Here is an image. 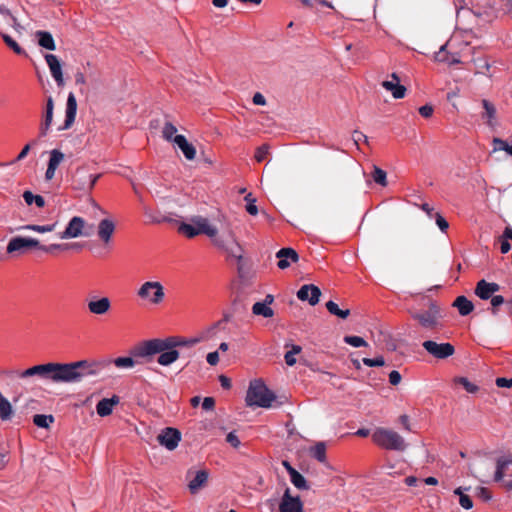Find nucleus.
Wrapping results in <instances>:
<instances>
[{
  "label": "nucleus",
  "instance_id": "30",
  "mask_svg": "<svg viewBox=\"0 0 512 512\" xmlns=\"http://www.w3.org/2000/svg\"><path fill=\"white\" fill-rule=\"evenodd\" d=\"M13 409L11 403L0 392V419L3 421L11 419Z\"/></svg>",
  "mask_w": 512,
  "mask_h": 512
},
{
  "label": "nucleus",
  "instance_id": "35",
  "mask_svg": "<svg viewBox=\"0 0 512 512\" xmlns=\"http://www.w3.org/2000/svg\"><path fill=\"white\" fill-rule=\"evenodd\" d=\"M371 176L375 183H377L383 187L387 186V174L383 169H381L377 166H373V171H372Z\"/></svg>",
  "mask_w": 512,
  "mask_h": 512
},
{
  "label": "nucleus",
  "instance_id": "53",
  "mask_svg": "<svg viewBox=\"0 0 512 512\" xmlns=\"http://www.w3.org/2000/svg\"><path fill=\"white\" fill-rule=\"evenodd\" d=\"M477 497L482 499L483 501H489L492 498V494L489 489L485 487L477 488Z\"/></svg>",
  "mask_w": 512,
  "mask_h": 512
},
{
  "label": "nucleus",
  "instance_id": "17",
  "mask_svg": "<svg viewBox=\"0 0 512 512\" xmlns=\"http://www.w3.org/2000/svg\"><path fill=\"white\" fill-rule=\"evenodd\" d=\"M321 290L313 285H303L297 292V297L301 301H308L310 305L314 306L319 302Z\"/></svg>",
  "mask_w": 512,
  "mask_h": 512
},
{
  "label": "nucleus",
  "instance_id": "2",
  "mask_svg": "<svg viewBox=\"0 0 512 512\" xmlns=\"http://www.w3.org/2000/svg\"><path fill=\"white\" fill-rule=\"evenodd\" d=\"M275 401V394L268 389L262 380L257 379L250 382L246 395V403L248 406L271 408Z\"/></svg>",
  "mask_w": 512,
  "mask_h": 512
},
{
  "label": "nucleus",
  "instance_id": "41",
  "mask_svg": "<svg viewBox=\"0 0 512 512\" xmlns=\"http://www.w3.org/2000/svg\"><path fill=\"white\" fill-rule=\"evenodd\" d=\"M493 151H505L512 156V144L509 145L506 141L500 138H494L492 141Z\"/></svg>",
  "mask_w": 512,
  "mask_h": 512
},
{
  "label": "nucleus",
  "instance_id": "13",
  "mask_svg": "<svg viewBox=\"0 0 512 512\" xmlns=\"http://www.w3.org/2000/svg\"><path fill=\"white\" fill-rule=\"evenodd\" d=\"M160 445L165 448H176L181 440V432L173 427H167L157 436Z\"/></svg>",
  "mask_w": 512,
  "mask_h": 512
},
{
  "label": "nucleus",
  "instance_id": "38",
  "mask_svg": "<svg viewBox=\"0 0 512 512\" xmlns=\"http://www.w3.org/2000/svg\"><path fill=\"white\" fill-rule=\"evenodd\" d=\"M2 39L5 42V44L14 51V53L18 55L25 54V50L9 35L1 33Z\"/></svg>",
  "mask_w": 512,
  "mask_h": 512
},
{
  "label": "nucleus",
  "instance_id": "51",
  "mask_svg": "<svg viewBox=\"0 0 512 512\" xmlns=\"http://www.w3.org/2000/svg\"><path fill=\"white\" fill-rule=\"evenodd\" d=\"M446 44L442 45L438 52L435 53V60L438 62H444L448 60V57H450V53L446 51Z\"/></svg>",
  "mask_w": 512,
  "mask_h": 512
},
{
  "label": "nucleus",
  "instance_id": "21",
  "mask_svg": "<svg viewBox=\"0 0 512 512\" xmlns=\"http://www.w3.org/2000/svg\"><path fill=\"white\" fill-rule=\"evenodd\" d=\"M76 113L77 101L75 95L71 92L67 98L65 121L61 129H69L72 126L75 121Z\"/></svg>",
  "mask_w": 512,
  "mask_h": 512
},
{
  "label": "nucleus",
  "instance_id": "31",
  "mask_svg": "<svg viewBox=\"0 0 512 512\" xmlns=\"http://www.w3.org/2000/svg\"><path fill=\"white\" fill-rule=\"evenodd\" d=\"M252 312L254 315L263 316L264 318H271L274 315L272 308L263 302H256L252 306Z\"/></svg>",
  "mask_w": 512,
  "mask_h": 512
},
{
  "label": "nucleus",
  "instance_id": "37",
  "mask_svg": "<svg viewBox=\"0 0 512 512\" xmlns=\"http://www.w3.org/2000/svg\"><path fill=\"white\" fill-rule=\"evenodd\" d=\"M290 480L293 483V485L298 489H301V490L309 489V485L307 484L306 479L298 471H296V472L292 473V475H290Z\"/></svg>",
  "mask_w": 512,
  "mask_h": 512
},
{
  "label": "nucleus",
  "instance_id": "62",
  "mask_svg": "<svg viewBox=\"0 0 512 512\" xmlns=\"http://www.w3.org/2000/svg\"><path fill=\"white\" fill-rule=\"evenodd\" d=\"M353 140L356 145H358L360 141L368 142L367 136L360 131L353 132Z\"/></svg>",
  "mask_w": 512,
  "mask_h": 512
},
{
  "label": "nucleus",
  "instance_id": "52",
  "mask_svg": "<svg viewBox=\"0 0 512 512\" xmlns=\"http://www.w3.org/2000/svg\"><path fill=\"white\" fill-rule=\"evenodd\" d=\"M435 218H436V224L439 227V229L442 232H446V230L449 227L447 220L440 213H436Z\"/></svg>",
  "mask_w": 512,
  "mask_h": 512
},
{
  "label": "nucleus",
  "instance_id": "43",
  "mask_svg": "<svg viewBox=\"0 0 512 512\" xmlns=\"http://www.w3.org/2000/svg\"><path fill=\"white\" fill-rule=\"evenodd\" d=\"M505 301H506V299H504V297L501 295H493L490 298V304H491L490 312L493 316L498 315L499 307L501 305H504Z\"/></svg>",
  "mask_w": 512,
  "mask_h": 512
},
{
  "label": "nucleus",
  "instance_id": "18",
  "mask_svg": "<svg viewBox=\"0 0 512 512\" xmlns=\"http://www.w3.org/2000/svg\"><path fill=\"white\" fill-rule=\"evenodd\" d=\"M392 80H385L381 83V86L391 92L395 99H402L406 95V87L400 84V78L396 73L391 74Z\"/></svg>",
  "mask_w": 512,
  "mask_h": 512
},
{
  "label": "nucleus",
  "instance_id": "47",
  "mask_svg": "<svg viewBox=\"0 0 512 512\" xmlns=\"http://www.w3.org/2000/svg\"><path fill=\"white\" fill-rule=\"evenodd\" d=\"M71 245L69 244H51L49 246L41 245L39 243L38 249L46 252V253H52L54 250H67L70 248Z\"/></svg>",
  "mask_w": 512,
  "mask_h": 512
},
{
  "label": "nucleus",
  "instance_id": "16",
  "mask_svg": "<svg viewBox=\"0 0 512 512\" xmlns=\"http://www.w3.org/2000/svg\"><path fill=\"white\" fill-rule=\"evenodd\" d=\"M85 221L82 217L74 216L68 223L66 229L59 234L61 239L77 238L82 235Z\"/></svg>",
  "mask_w": 512,
  "mask_h": 512
},
{
  "label": "nucleus",
  "instance_id": "46",
  "mask_svg": "<svg viewBox=\"0 0 512 512\" xmlns=\"http://www.w3.org/2000/svg\"><path fill=\"white\" fill-rule=\"evenodd\" d=\"M344 342L353 347H365L368 345L367 342L359 336H345Z\"/></svg>",
  "mask_w": 512,
  "mask_h": 512
},
{
  "label": "nucleus",
  "instance_id": "3",
  "mask_svg": "<svg viewBox=\"0 0 512 512\" xmlns=\"http://www.w3.org/2000/svg\"><path fill=\"white\" fill-rule=\"evenodd\" d=\"M191 224L182 222L178 226V232L187 238H193L199 234H205L208 237H215L217 229L209 224L207 218L195 216L191 218Z\"/></svg>",
  "mask_w": 512,
  "mask_h": 512
},
{
  "label": "nucleus",
  "instance_id": "63",
  "mask_svg": "<svg viewBox=\"0 0 512 512\" xmlns=\"http://www.w3.org/2000/svg\"><path fill=\"white\" fill-rule=\"evenodd\" d=\"M252 100H253V103H254L255 105H265V104H266V99H265V97H264L261 93H259V92H257V93H255V94H254V96H253V99H252Z\"/></svg>",
  "mask_w": 512,
  "mask_h": 512
},
{
  "label": "nucleus",
  "instance_id": "19",
  "mask_svg": "<svg viewBox=\"0 0 512 512\" xmlns=\"http://www.w3.org/2000/svg\"><path fill=\"white\" fill-rule=\"evenodd\" d=\"M46 63L50 69L51 75L56 81L59 87L64 85V78L62 73L61 63L58 57L54 54H46L45 55Z\"/></svg>",
  "mask_w": 512,
  "mask_h": 512
},
{
  "label": "nucleus",
  "instance_id": "42",
  "mask_svg": "<svg viewBox=\"0 0 512 512\" xmlns=\"http://www.w3.org/2000/svg\"><path fill=\"white\" fill-rule=\"evenodd\" d=\"M64 154L57 149H54L50 152V159L48 162V167L57 169L59 164L63 161Z\"/></svg>",
  "mask_w": 512,
  "mask_h": 512
},
{
  "label": "nucleus",
  "instance_id": "5",
  "mask_svg": "<svg viewBox=\"0 0 512 512\" xmlns=\"http://www.w3.org/2000/svg\"><path fill=\"white\" fill-rule=\"evenodd\" d=\"M213 244L219 249L223 250L227 253L228 256L236 258L238 261H241L243 258L242 248L240 244L237 242L235 234L229 230L227 234H223L221 236L211 237Z\"/></svg>",
  "mask_w": 512,
  "mask_h": 512
},
{
  "label": "nucleus",
  "instance_id": "28",
  "mask_svg": "<svg viewBox=\"0 0 512 512\" xmlns=\"http://www.w3.org/2000/svg\"><path fill=\"white\" fill-rule=\"evenodd\" d=\"M453 306L458 309V312L461 316H467L474 310V304L472 301L463 295L458 296L454 300Z\"/></svg>",
  "mask_w": 512,
  "mask_h": 512
},
{
  "label": "nucleus",
  "instance_id": "6",
  "mask_svg": "<svg viewBox=\"0 0 512 512\" xmlns=\"http://www.w3.org/2000/svg\"><path fill=\"white\" fill-rule=\"evenodd\" d=\"M100 174H92L89 168L86 166L78 167L72 176V187L75 190L80 191H91L97 180L100 178Z\"/></svg>",
  "mask_w": 512,
  "mask_h": 512
},
{
  "label": "nucleus",
  "instance_id": "59",
  "mask_svg": "<svg viewBox=\"0 0 512 512\" xmlns=\"http://www.w3.org/2000/svg\"><path fill=\"white\" fill-rule=\"evenodd\" d=\"M206 360L207 362L211 365V366H215L218 364L219 362V354H218V351H214V352H210L207 354V357H206Z\"/></svg>",
  "mask_w": 512,
  "mask_h": 512
},
{
  "label": "nucleus",
  "instance_id": "10",
  "mask_svg": "<svg viewBox=\"0 0 512 512\" xmlns=\"http://www.w3.org/2000/svg\"><path fill=\"white\" fill-rule=\"evenodd\" d=\"M411 316L414 320H417L419 324L424 328L433 329L438 324L440 317L439 308L432 303L429 310L423 312H413Z\"/></svg>",
  "mask_w": 512,
  "mask_h": 512
},
{
  "label": "nucleus",
  "instance_id": "11",
  "mask_svg": "<svg viewBox=\"0 0 512 512\" xmlns=\"http://www.w3.org/2000/svg\"><path fill=\"white\" fill-rule=\"evenodd\" d=\"M422 346L429 354L437 359H446L455 352L454 346L450 343H437L432 340H427L423 342Z\"/></svg>",
  "mask_w": 512,
  "mask_h": 512
},
{
  "label": "nucleus",
  "instance_id": "27",
  "mask_svg": "<svg viewBox=\"0 0 512 512\" xmlns=\"http://www.w3.org/2000/svg\"><path fill=\"white\" fill-rule=\"evenodd\" d=\"M119 403V397L114 395L111 398H103L96 405L97 414L101 417L108 416L112 413L113 406Z\"/></svg>",
  "mask_w": 512,
  "mask_h": 512
},
{
  "label": "nucleus",
  "instance_id": "34",
  "mask_svg": "<svg viewBox=\"0 0 512 512\" xmlns=\"http://www.w3.org/2000/svg\"><path fill=\"white\" fill-rule=\"evenodd\" d=\"M57 224H58L57 222H54L52 224H47V225H34V224L33 225H25V226L20 227L19 229L31 230V231H35L38 233H46V232L54 231Z\"/></svg>",
  "mask_w": 512,
  "mask_h": 512
},
{
  "label": "nucleus",
  "instance_id": "24",
  "mask_svg": "<svg viewBox=\"0 0 512 512\" xmlns=\"http://www.w3.org/2000/svg\"><path fill=\"white\" fill-rule=\"evenodd\" d=\"M173 143L178 146L187 160H194L196 157L195 147L189 143L184 135H176Z\"/></svg>",
  "mask_w": 512,
  "mask_h": 512
},
{
  "label": "nucleus",
  "instance_id": "1",
  "mask_svg": "<svg viewBox=\"0 0 512 512\" xmlns=\"http://www.w3.org/2000/svg\"><path fill=\"white\" fill-rule=\"evenodd\" d=\"M221 322H217L207 329L205 335L186 338L182 336H169L166 338H154L137 344L131 350V357H118L116 359L103 360H79L68 363L48 362L32 366L23 371H8V375H16L20 379L37 377L42 381L52 384H78L87 377H96L103 370L114 364L119 369L133 368L138 362L137 358L150 361L159 354L157 363L161 366H169L180 357V348H192L202 340L208 338Z\"/></svg>",
  "mask_w": 512,
  "mask_h": 512
},
{
  "label": "nucleus",
  "instance_id": "25",
  "mask_svg": "<svg viewBox=\"0 0 512 512\" xmlns=\"http://www.w3.org/2000/svg\"><path fill=\"white\" fill-rule=\"evenodd\" d=\"M90 313L95 315H104L111 308V301L108 297H102L98 300H91L87 304Z\"/></svg>",
  "mask_w": 512,
  "mask_h": 512
},
{
  "label": "nucleus",
  "instance_id": "61",
  "mask_svg": "<svg viewBox=\"0 0 512 512\" xmlns=\"http://www.w3.org/2000/svg\"><path fill=\"white\" fill-rule=\"evenodd\" d=\"M312 457L318 460L319 462H325L326 460V450H311Z\"/></svg>",
  "mask_w": 512,
  "mask_h": 512
},
{
  "label": "nucleus",
  "instance_id": "8",
  "mask_svg": "<svg viewBox=\"0 0 512 512\" xmlns=\"http://www.w3.org/2000/svg\"><path fill=\"white\" fill-rule=\"evenodd\" d=\"M372 439L376 445L383 448H401L404 443L398 433L384 428L377 429L373 433Z\"/></svg>",
  "mask_w": 512,
  "mask_h": 512
},
{
  "label": "nucleus",
  "instance_id": "64",
  "mask_svg": "<svg viewBox=\"0 0 512 512\" xmlns=\"http://www.w3.org/2000/svg\"><path fill=\"white\" fill-rule=\"evenodd\" d=\"M219 381H220L221 386L224 389H230L231 388V380L228 377H226L224 375H220L219 376Z\"/></svg>",
  "mask_w": 512,
  "mask_h": 512
},
{
  "label": "nucleus",
  "instance_id": "48",
  "mask_svg": "<svg viewBox=\"0 0 512 512\" xmlns=\"http://www.w3.org/2000/svg\"><path fill=\"white\" fill-rule=\"evenodd\" d=\"M245 201L247 202V205H246V211L250 214V215H257L258 213V208L255 204L256 200L254 198H252V194H248L245 196Z\"/></svg>",
  "mask_w": 512,
  "mask_h": 512
},
{
  "label": "nucleus",
  "instance_id": "40",
  "mask_svg": "<svg viewBox=\"0 0 512 512\" xmlns=\"http://www.w3.org/2000/svg\"><path fill=\"white\" fill-rule=\"evenodd\" d=\"M54 418L52 415L36 414L33 417V422L36 426L41 428H47L49 424L53 423Z\"/></svg>",
  "mask_w": 512,
  "mask_h": 512
},
{
  "label": "nucleus",
  "instance_id": "60",
  "mask_svg": "<svg viewBox=\"0 0 512 512\" xmlns=\"http://www.w3.org/2000/svg\"><path fill=\"white\" fill-rule=\"evenodd\" d=\"M496 385L501 388H510L512 386V378L507 379L503 377H499L496 379Z\"/></svg>",
  "mask_w": 512,
  "mask_h": 512
},
{
  "label": "nucleus",
  "instance_id": "36",
  "mask_svg": "<svg viewBox=\"0 0 512 512\" xmlns=\"http://www.w3.org/2000/svg\"><path fill=\"white\" fill-rule=\"evenodd\" d=\"M177 128L176 126L167 121L165 122L163 128H162V137L169 142H173L174 137L176 136Z\"/></svg>",
  "mask_w": 512,
  "mask_h": 512
},
{
  "label": "nucleus",
  "instance_id": "29",
  "mask_svg": "<svg viewBox=\"0 0 512 512\" xmlns=\"http://www.w3.org/2000/svg\"><path fill=\"white\" fill-rule=\"evenodd\" d=\"M35 36L38 40L39 46L51 51L56 49L54 38L50 32L39 30L36 31Z\"/></svg>",
  "mask_w": 512,
  "mask_h": 512
},
{
  "label": "nucleus",
  "instance_id": "20",
  "mask_svg": "<svg viewBox=\"0 0 512 512\" xmlns=\"http://www.w3.org/2000/svg\"><path fill=\"white\" fill-rule=\"evenodd\" d=\"M279 259L277 266L280 269H286L290 266V262H297L299 260L298 253L293 248H282L276 253Z\"/></svg>",
  "mask_w": 512,
  "mask_h": 512
},
{
  "label": "nucleus",
  "instance_id": "58",
  "mask_svg": "<svg viewBox=\"0 0 512 512\" xmlns=\"http://www.w3.org/2000/svg\"><path fill=\"white\" fill-rule=\"evenodd\" d=\"M215 407V399L213 397H205L202 402V408L206 411L213 410Z\"/></svg>",
  "mask_w": 512,
  "mask_h": 512
},
{
  "label": "nucleus",
  "instance_id": "4",
  "mask_svg": "<svg viewBox=\"0 0 512 512\" xmlns=\"http://www.w3.org/2000/svg\"><path fill=\"white\" fill-rule=\"evenodd\" d=\"M137 296L152 305H159L165 298L164 287L159 281H146L137 290Z\"/></svg>",
  "mask_w": 512,
  "mask_h": 512
},
{
  "label": "nucleus",
  "instance_id": "26",
  "mask_svg": "<svg viewBox=\"0 0 512 512\" xmlns=\"http://www.w3.org/2000/svg\"><path fill=\"white\" fill-rule=\"evenodd\" d=\"M115 231V224L110 219H102L98 224V236L100 240L108 244Z\"/></svg>",
  "mask_w": 512,
  "mask_h": 512
},
{
  "label": "nucleus",
  "instance_id": "45",
  "mask_svg": "<svg viewBox=\"0 0 512 512\" xmlns=\"http://www.w3.org/2000/svg\"><path fill=\"white\" fill-rule=\"evenodd\" d=\"M455 382H456V383H458V384H460V385H462V386H463V388H464L468 393H476V392H478V390H479V387H478L476 384H474V383L470 382V381H469L467 378H465V377H458V378H456V379H455Z\"/></svg>",
  "mask_w": 512,
  "mask_h": 512
},
{
  "label": "nucleus",
  "instance_id": "12",
  "mask_svg": "<svg viewBox=\"0 0 512 512\" xmlns=\"http://www.w3.org/2000/svg\"><path fill=\"white\" fill-rule=\"evenodd\" d=\"M187 478H191L188 483L190 493L196 494L199 490L207 486L209 471L206 469H201L194 472L192 469H190L187 472Z\"/></svg>",
  "mask_w": 512,
  "mask_h": 512
},
{
  "label": "nucleus",
  "instance_id": "7",
  "mask_svg": "<svg viewBox=\"0 0 512 512\" xmlns=\"http://www.w3.org/2000/svg\"><path fill=\"white\" fill-rule=\"evenodd\" d=\"M505 476L509 477L510 479L505 481L503 486L507 490H512V452H507L499 456L496 460L494 480L499 482Z\"/></svg>",
  "mask_w": 512,
  "mask_h": 512
},
{
  "label": "nucleus",
  "instance_id": "49",
  "mask_svg": "<svg viewBox=\"0 0 512 512\" xmlns=\"http://www.w3.org/2000/svg\"><path fill=\"white\" fill-rule=\"evenodd\" d=\"M269 153V146L267 144H263L257 148L255 152V159L257 162H262Z\"/></svg>",
  "mask_w": 512,
  "mask_h": 512
},
{
  "label": "nucleus",
  "instance_id": "56",
  "mask_svg": "<svg viewBox=\"0 0 512 512\" xmlns=\"http://www.w3.org/2000/svg\"><path fill=\"white\" fill-rule=\"evenodd\" d=\"M30 149H31V145L30 144L25 145L22 148L21 152L18 154V156L13 161H11L10 163H7V164L10 165V164H14V163H16L18 161L23 160L28 155Z\"/></svg>",
  "mask_w": 512,
  "mask_h": 512
},
{
  "label": "nucleus",
  "instance_id": "39",
  "mask_svg": "<svg viewBox=\"0 0 512 512\" xmlns=\"http://www.w3.org/2000/svg\"><path fill=\"white\" fill-rule=\"evenodd\" d=\"M454 493L459 496V503L464 509H471L473 507L471 497L463 493L462 487L455 489Z\"/></svg>",
  "mask_w": 512,
  "mask_h": 512
},
{
  "label": "nucleus",
  "instance_id": "14",
  "mask_svg": "<svg viewBox=\"0 0 512 512\" xmlns=\"http://www.w3.org/2000/svg\"><path fill=\"white\" fill-rule=\"evenodd\" d=\"M280 512H303V503L299 496H291L287 488L279 505Z\"/></svg>",
  "mask_w": 512,
  "mask_h": 512
},
{
  "label": "nucleus",
  "instance_id": "23",
  "mask_svg": "<svg viewBox=\"0 0 512 512\" xmlns=\"http://www.w3.org/2000/svg\"><path fill=\"white\" fill-rule=\"evenodd\" d=\"M481 104L484 110L481 114V118L485 120L489 127L494 128L497 125V110L495 105L487 99H483Z\"/></svg>",
  "mask_w": 512,
  "mask_h": 512
},
{
  "label": "nucleus",
  "instance_id": "9",
  "mask_svg": "<svg viewBox=\"0 0 512 512\" xmlns=\"http://www.w3.org/2000/svg\"><path fill=\"white\" fill-rule=\"evenodd\" d=\"M39 240L36 238L29 237H21L16 236L12 237L6 247L7 253L18 256L27 253L29 250L38 248Z\"/></svg>",
  "mask_w": 512,
  "mask_h": 512
},
{
  "label": "nucleus",
  "instance_id": "55",
  "mask_svg": "<svg viewBox=\"0 0 512 512\" xmlns=\"http://www.w3.org/2000/svg\"><path fill=\"white\" fill-rule=\"evenodd\" d=\"M434 108L430 104H426L419 108V113L424 118H430L433 114Z\"/></svg>",
  "mask_w": 512,
  "mask_h": 512
},
{
  "label": "nucleus",
  "instance_id": "50",
  "mask_svg": "<svg viewBox=\"0 0 512 512\" xmlns=\"http://www.w3.org/2000/svg\"><path fill=\"white\" fill-rule=\"evenodd\" d=\"M362 362L364 365H366L368 367H378V366H383L385 364L384 358L382 356L376 357L374 359L363 358Z\"/></svg>",
  "mask_w": 512,
  "mask_h": 512
},
{
  "label": "nucleus",
  "instance_id": "22",
  "mask_svg": "<svg viewBox=\"0 0 512 512\" xmlns=\"http://www.w3.org/2000/svg\"><path fill=\"white\" fill-rule=\"evenodd\" d=\"M54 101L51 96L47 98L45 112L43 115V121L40 125V136L44 137L47 135L53 120Z\"/></svg>",
  "mask_w": 512,
  "mask_h": 512
},
{
  "label": "nucleus",
  "instance_id": "54",
  "mask_svg": "<svg viewBox=\"0 0 512 512\" xmlns=\"http://www.w3.org/2000/svg\"><path fill=\"white\" fill-rule=\"evenodd\" d=\"M226 442L230 444L233 448H237L241 442L235 432H230L226 436Z\"/></svg>",
  "mask_w": 512,
  "mask_h": 512
},
{
  "label": "nucleus",
  "instance_id": "57",
  "mask_svg": "<svg viewBox=\"0 0 512 512\" xmlns=\"http://www.w3.org/2000/svg\"><path fill=\"white\" fill-rule=\"evenodd\" d=\"M401 374L396 371V370H393L389 373V382L391 385L393 386H396L398 385L400 382H401Z\"/></svg>",
  "mask_w": 512,
  "mask_h": 512
},
{
  "label": "nucleus",
  "instance_id": "32",
  "mask_svg": "<svg viewBox=\"0 0 512 512\" xmlns=\"http://www.w3.org/2000/svg\"><path fill=\"white\" fill-rule=\"evenodd\" d=\"M326 308H327V310H328V312L330 314L335 315V316H337V317H339L341 319H346L350 315V310L349 309L342 310L333 301H328L326 303Z\"/></svg>",
  "mask_w": 512,
  "mask_h": 512
},
{
  "label": "nucleus",
  "instance_id": "33",
  "mask_svg": "<svg viewBox=\"0 0 512 512\" xmlns=\"http://www.w3.org/2000/svg\"><path fill=\"white\" fill-rule=\"evenodd\" d=\"M23 198L27 205L35 203L38 208H42L45 205V200L41 195H34L28 190L23 193Z\"/></svg>",
  "mask_w": 512,
  "mask_h": 512
},
{
  "label": "nucleus",
  "instance_id": "44",
  "mask_svg": "<svg viewBox=\"0 0 512 512\" xmlns=\"http://www.w3.org/2000/svg\"><path fill=\"white\" fill-rule=\"evenodd\" d=\"M302 348L299 345H292V349L285 353L284 359L288 366H293L296 363L295 355L301 352Z\"/></svg>",
  "mask_w": 512,
  "mask_h": 512
},
{
  "label": "nucleus",
  "instance_id": "15",
  "mask_svg": "<svg viewBox=\"0 0 512 512\" xmlns=\"http://www.w3.org/2000/svg\"><path fill=\"white\" fill-rule=\"evenodd\" d=\"M499 290L500 285L498 283L488 282L485 279H481L477 282L474 293L481 300H488Z\"/></svg>",
  "mask_w": 512,
  "mask_h": 512
}]
</instances>
